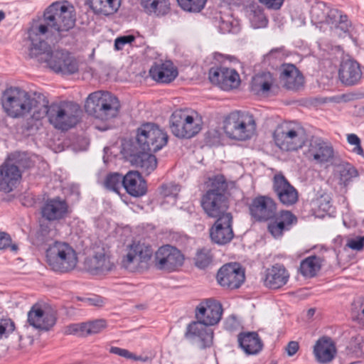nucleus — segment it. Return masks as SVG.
Wrapping results in <instances>:
<instances>
[{"instance_id": "obj_58", "label": "nucleus", "mask_w": 364, "mask_h": 364, "mask_svg": "<svg viewBox=\"0 0 364 364\" xmlns=\"http://www.w3.org/2000/svg\"><path fill=\"white\" fill-rule=\"evenodd\" d=\"M11 239L7 233L0 232V250L10 247L12 251L16 252L18 247L16 245H11Z\"/></svg>"}, {"instance_id": "obj_46", "label": "nucleus", "mask_w": 364, "mask_h": 364, "mask_svg": "<svg viewBox=\"0 0 364 364\" xmlns=\"http://www.w3.org/2000/svg\"><path fill=\"white\" fill-rule=\"evenodd\" d=\"M250 19L252 26L255 28H264L268 23L264 11L259 7L251 11Z\"/></svg>"}, {"instance_id": "obj_22", "label": "nucleus", "mask_w": 364, "mask_h": 364, "mask_svg": "<svg viewBox=\"0 0 364 364\" xmlns=\"http://www.w3.org/2000/svg\"><path fill=\"white\" fill-rule=\"evenodd\" d=\"M272 188L284 205L290 206L298 201V191L282 173L274 176Z\"/></svg>"}, {"instance_id": "obj_61", "label": "nucleus", "mask_w": 364, "mask_h": 364, "mask_svg": "<svg viewBox=\"0 0 364 364\" xmlns=\"http://www.w3.org/2000/svg\"><path fill=\"white\" fill-rule=\"evenodd\" d=\"M259 3L264 5L267 9L279 10L284 4V0H258Z\"/></svg>"}, {"instance_id": "obj_33", "label": "nucleus", "mask_w": 364, "mask_h": 364, "mask_svg": "<svg viewBox=\"0 0 364 364\" xmlns=\"http://www.w3.org/2000/svg\"><path fill=\"white\" fill-rule=\"evenodd\" d=\"M289 277V274L285 267L276 264L267 269L264 283L270 289H279L287 284Z\"/></svg>"}, {"instance_id": "obj_35", "label": "nucleus", "mask_w": 364, "mask_h": 364, "mask_svg": "<svg viewBox=\"0 0 364 364\" xmlns=\"http://www.w3.org/2000/svg\"><path fill=\"white\" fill-rule=\"evenodd\" d=\"M240 347L247 354H256L262 350V341L255 332L240 333L237 336Z\"/></svg>"}, {"instance_id": "obj_24", "label": "nucleus", "mask_w": 364, "mask_h": 364, "mask_svg": "<svg viewBox=\"0 0 364 364\" xmlns=\"http://www.w3.org/2000/svg\"><path fill=\"white\" fill-rule=\"evenodd\" d=\"M222 313L223 309L220 303L207 299L196 307V317L205 325L213 326L219 322Z\"/></svg>"}, {"instance_id": "obj_43", "label": "nucleus", "mask_w": 364, "mask_h": 364, "mask_svg": "<svg viewBox=\"0 0 364 364\" xmlns=\"http://www.w3.org/2000/svg\"><path fill=\"white\" fill-rule=\"evenodd\" d=\"M213 260V255L210 249L203 247L197 250L194 257L195 264L200 269L206 268Z\"/></svg>"}, {"instance_id": "obj_56", "label": "nucleus", "mask_w": 364, "mask_h": 364, "mask_svg": "<svg viewBox=\"0 0 364 364\" xmlns=\"http://www.w3.org/2000/svg\"><path fill=\"white\" fill-rule=\"evenodd\" d=\"M330 24L335 25V26L339 28L344 32L348 31L350 26V23L349 22L347 16L342 15L339 11L338 16L336 18V20L330 22Z\"/></svg>"}, {"instance_id": "obj_37", "label": "nucleus", "mask_w": 364, "mask_h": 364, "mask_svg": "<svg viewBox=\"0 0 364 364\" xmlns=\"http://www.w3.org/2000/svg\"><path fill=\"white\" fill-rule=\"evenodd\" d=\"M274 82V79L269 72L258 73L252 77L251 90L257 95L267 93Z\"/></svg>"}, {"instance_id": "obj_45", "label": "nucleus", "mask_w": 364, "mask_h": 364, "mask_svg": "<svg viewBox=\"0 0 364 364\" xmlns=\"http://www.w3.org/2000/svg\"><path fill=\"white\" fill-rule=\"evenodd\" d=\"M180 7L188 12H200L205 6L207 0H177Z\"/></svg>"}, {"instance_id": "obj_17", "label": "nucleus", "mask_w": 364, "mask_h": 364, "mask_svg": "<svg viewBox=\"0 0 364 364\" xmlns=\"http://www.w3.org/2000/svg\"><path fill=\"white\" fill-rule=\"evenodd\" d=\"M42 218L48 222H59L70 214L67 201L60 196L48 198L41 207Z\"/></svg>"}, {"instance_id": "obj_52", "label": "nucleus", "mask_w": 364, "mask_h": 364, "mask_svg": "<svg viewBox=\"0 0 364 364\" xmlns=\"http://www.w3.org/2000/svg\"><path fill=\"white\" fill-rule=\"evenodd\" d=\"M287 54L284 49L282 48H277L272 49L265 56L264 60L267 62L274 63V61L279 60L282 61L286 58Z\"/></svg>"}, {"instance_id": "obj_30", "label": "nucleus", "mask_w": 364, "mask_h": 364, "mask_svg": "<svg viewBox=\"0 0 364 364\" xmlns=\"http://www.w3.org/2000/svg\"><path fill=\"white\" fill-rule=\"evenodd\" d=\"M123 187L134 197L144 196L147 190L146 181L136 171H130L124 176Z\"/></svg>"}, {"instance_id": "obj_11", "label": "nucleus", "mask_w": 364, "mask_h": 364, "mask_svg": "<svg viewBox=\"0 0 364 364\" xmlns=\"http://www.w3.org/2000/svg\"><path fill=\"white\" fill-rule=\"evenodd\" d=\"M275 144L282 151H293L303 147L305 136L301 129L292 128L288 124L278 125L273 134Z\"/></svg>"}, {"instance_id": "obj_14", "label": "nucleus", "mask_w": 364, "mask_h": 364, "mask_svg": "<svg viewBox=\"0 0 364 364\" xmlns=\"http://www.w3.org/2000/svg\"><path fill=\"white\" fill-rule=\"evenodd\" d=\"M124 151L127 159L145 175H149L157 166L156 158L151 151L138 149L136 145H129Z\"/></svg>"}, {"instance_id": "obj_55", "label": "nucleus", "mask_w": 364, "mask_h": 364, "mask_svg": "<svg viewBox=\"0 0 364 364\" xmlns=\"http://www.w3.org/2000/svg\"><path fill=\"white\" fill-rule=\"evenodd\" d=\"M318 207L323 213H330L332 208L331 199L328 195L324 194L317 199Z\"/></svg>"}, {"instance_id": "obj_8", "label": "nucleus", "mask_w": 364, "mask_h": 364, "mask_svg": "<svg viewBox=\"0 0 364 364\" xmlns=\"http://www.w3.org/2000/svg\"><path fill=\"white\" fill-rule=\"evenodd\" d=\"M80 111L79 106L72 102L52 103L48 121L55 128L66 131L77 124Z\"/></svg>"}, {"instance_id": "obj_59", "label": "nucleus", "mask_w": 364, "mask_h": 364, "mask_svg": "<svg viewBox=\"0 0 364 364\" xmlns=\"http://www.w3.org/2000/svg\"><path fill=\"white\" fill-rule=\"evenodd\" d=\"M66 334H78L81 336H85L83 323H73L68 326L65 328Z\"/></svg>"}, {"instance_id": "obj_27", "label": "nucleus", "mask_w": 364, "mask_h": 364, "mask_svg": "<svg viewBox=\"0 0 364 364\" xmlns=\"http://www.w3.org/2000/svg\"><path fill=\"white\" fill-rule=\"evenodd\" d=\"M338 77L341 82L346 85L357 84L362 77L360 64L353 59L343 60L340 65Z\"/></svg>"}, {"instance_id": "obj_32", "label": "nucleus", "mask_w": 364, "mask_h": 364, "mask_svg": "<svg viewBox=\"0 0 364 364\" xmlns=\"http://www.w3.org/2000/svg\"><path fill=\"white\" fill-rule=\"evenodd\" d=\"M151 77L161 83H169L178 75V71L171 61L155 63L149 70Z\"/></svg>"}, {"instance_id": "obj_64", "label": "nucleus", "mask_w": 364, "mask_h": 364, "mask_svg": "<svg viewBox=\"0 0 364 364\" xmlns=\"http://www.w3.org/2000/svg\"><path fill=\"white\" fill-rule=\"evenodd\" d=\"M219 28L223 33H230L232 31V23L230 21H225L223 18H220Z\"/></svg>"}, {"instance_id": "obj_6", "label": "nucleus", "mask_w": 364, "mask_h": 364, "mask_svg": "<svg viewBox=\"0 0 364 364\" xmlns=\"http://www.w3.org/2000/svg\"><path fill=\"white\" fill-rule=\"evenodd\" d=\"M223 129L229 138L245 141L255 134L256 123L254 117L249 112L234 111L225 118Z\"/></svg>"}, {"instance_id": "obj_23", "label": "nucleus", "mask_w": 364, "mask_h": 364, "mask_svg": "<svg viewBox=\"0 0 364 364\" xmlns=\"http://www.w3.org/2000/svg\"><path fill=\"white\" fill-rule=\"evenodd\" d=\"M268 232L276 239L281 238L297 223V218L289 210H281L269 220Z\"/></svg>"}, {"instance_id": "obj_13", "label": "nucleus", "mask_w": 364, "mask_h": 364, "mask_svg": "<svg viewBox=\"0 0 364 364\" xmlns=\"http://www.w3.org/2000/svg\"><path fill=\"white\" fill-rule=\"evenodd\" d=\"M183 255L179 250L171 245H164L155 253V266L160 270L176 271L183 265Z\"/></svg>"}, {"instance_id": "obj_48", "label": "nucleus", "mask_w": 364, "mask_h": 364, "mask_svg": "<svg viewBox=\"0 0 364 364\" xmlns=\"http://www.w3.org/2000/svg\"><path fill=\"white\" fill-rule=\"evenodd\" d=\"M109 353L117 355L126 359L133 360L135 361L139 360L142 362H146L148 360L147 357L143 358L141 355H136L127 349L121 348L116 346L111 347L109 349Z\"/></svg>"}, {"instance_id": "obj_38", "label": "nucleus", "mask_w": 364, "mask_h": 364, "mask_svg": "<svg viewBox=\"0 0 364 364\" xmlns=\"http://www.w3.org/2000/svg\"><path fill=\"white\" fill-rule=\"evenodd\" d=\"M121 4L120 0H91L90 7L94 13L104 16L115 14Z\"/></svg>"}, {"instance_id": "obj_7", "label": "nucleus", "mask_w": 364, "mask_h": 364, "mask_svg": "<svg viewBox=\"0 0 364 364\" xmlns=\"http://www.w3.org/2000/svg\"><path fill=\"white\" fill-rule=\"evenodd\" d=\"M152 257L151 246L134 242L127 247L121 265L130 272H143L149 269Z\"/></svg>"}, {"instance_id": "obj_31", "label": "nucleus", "mask_w": 364, "mask_h": 364, "mask_svg": "<svg viewBox=\"0 0 364 364\" xmlns=\"http://www.w3.org/2000/svg\"><path fill=\"white\" fill-rule=\"evenodd\" d=\"M280 80L283 86L287 90H297L304 84V77L293 64L282 65Z\"/></svg>"}, {"instance_id": "obj_9", "label": "nucleus", "mask_w": 364, "mask_h": 364, "mask_svg": "<svg viewBox=\"0 0 364 364\" xmlns=\"http://www.w3.org/2000/svg\"><path fill=\"white\" fill-rule=\"evenodd\" d=\"M168 135L162 129L154 123H145L136 131V143L138 149L156 152L161 149L168 142Z\"/></svg>"}, {"instance_id": "obj_47", "label": "nucleus", "mask_w": 364, "mask_h": 364, "mask_svg": "<svg viewBox=\"0 0 364 364\" xmlns=\"http://www.w3.org/2000/svg\"><path fill=\"white\" fill-rule=\"evenodd\" d=\"M85 336L101 332L107 326V322L104 319H97L90 322L83 323Z\"/></svg>"}, {"instance_id": "obj_18", "label": "nucleus", "mask_w": 364, "mask_h": 364, "mask_svg": "<svg viewBox=\"0 0 364 364\" xmlns=\"http://www.w3.org/2000/svg\"><path fill=\"white\" fill-rule=\"evenodd\" d=\"M184 337L190 342L198 344L200 348H205L213 344V331L208 325L197 320L186 326Z\"/></svg>"}, {"instance_id": "obj_10", "label": "nucleus", "mask_w": 364, "mask_h": 364, "mask_svg": "<svg viewBox=\"0 0 364 364\" xmlns=\"http://www.w3.org/2000/svg\"><path fill=\"white\" fill-rule=\"evenodd\" d=\"M31 92L17 87L6 89L1 98L2 107L8 116L23 118L28 115Z\"/></svg>"}, {"instance_id": "obj_44", "label": "nucleus", "mask_w": 364, "mask_h": 364, "mask_svg": "<svg viewBox=\"0 0 364 364\" xmlns=\"http://www.w3.org/2000/svg\"><path fill=\"white\" fill-rule=\"evenodd\" d=\"M123 182L124 176L118 173H110L107 175L104 185L106 188L119 193Z\"/></svg>"}, {"instance_id": "obj_26", "label": "nucleus", "mask_w": 364, "mask_h": 364, "mask_svg": "<svg viewBox=\"0 0 364 364\" xmlns=\"http://www.w3.org/2000/svg\"><path fill=\"white\" fill-rule=\"evenodd\" d=\"M50 105L48 97L41 92H31L28 102V112L34 121H40L50 114Z\"/></svg>"}, {"instance_id": "obj_62", "label": "nucleus", "mask_w": 364, "mask_h": 364, "mask_svg": "<svg viewBox=\"0 0 364 364\" xmlns=\"http://www.w3.org/2000/svg\"><path fill=\"white\" fill-rule=\"evenodd\" d=\"M20 168H28L33 165V162L25 155L19 156V158L14 163Z\"/></svg>"}, {"instance_id": "obj_54", "label": "nucleus", "mask_w": 364, "mask_h": 364, "mask_svg": "<svg viewBox=\"0 0 364 364\" xmlns=\"http://www.w3.org/2000/svg\"><path fill=\"white\" fill-rule=\"evenodd\" d=\"M346 247L355 251H361L364 248V237L356 236L348 238L346 245Z\"/></svg>"}, {"instance_id": "obj_19", "label": "nucleus", "mask_w": 364, "mask_h": 364, "mask_svg": "<svg viewBox=\"0 0 364 364\" xmlns=\"http://www.w3.org/2000/svg\"><path fill=\"white\" fill-rule=\"evenodd\" d=\"M304 154L310 161L323 164L330 162L334 156L333 146L321 138H312Z\"/></svg>"}, {"instance_id": "obj_39", "label": "nucleus", "mask_w": 364, "mask_h": 364, "mask_svg": "<svg viewBox=\"0 0 364 364\" xmlns=\"http://www.w3.org/2000/svg\"><path fill=\"white\" fill-rule=\"evenodd\" d=\"M141 5L149 15L164 16L170 11L169 0H141Z\"/></svg>"}, {"instance_id": "obj_1", "label": "nucleus", "mask_w": 364, "mask_h": 364, "mask_svg": "<svg viewBox=\"0 0 364 364\" xmlns=\"http://www.w3.org/2000/svg\"><path fill=\"white\" fill-rule=\"evenodd\" d=\"M76 21V11L68 1H57L52 3L44 11L41 21L33 22L28 30L31 41L43 40L41 36L48 32L61 34L72 29Z\"/></svg>"}, {"instance_id": "obj_16", "label": "nucleus", "mask_w": 364, "mask_h": 364, "mask_svg": "<svg viewBox=\"0 0 364 364\" xmlns=\"http://www.w3.org/2000/svg\"><path fill=\"white\" fill-rule=\"evenodd\" d=\"M245 279V271L236 262L223 265L217 274V280L220 285L229 289L239 288Z\"/></svg>"}, {"instance_id": "obj_63", "label": "nucleus", "mask_w": 364, "mask_h": 364, "mask_svg": "<svg viewBox=\"0 0 364 364\" xmlns=\"http://www.w3.org/2000/svg\"><path fill=\"white\" fill-rule=\"evenodd\" d=\"M299 348V343L296 341H290L287 347L286 351L289 356H293L296 353Z\"/></svg>"}, {"instance_id": "obj_57", "label": "nucleus", "mask_w": 364, "mask_h": 364, "mask_svg": "<svg viewBox=\"0 0 364 364\" xmlns=\"http://www.w3.org/2000/svg\"><path fill=\"white\" fill-rule=\"evenodd\" d=\"M135 41V37L133 35L123 36L118 37L114 41V48L117 50H122L126 44H131Z\"/></svg>"}, {"instance_id": "obj_15", "label": "nucleus", "mask_w": 364, "mask_h": 364, "mask_svg": "<svg viewBox=\"0 0 364 364\" xmlns=\"http://www.w3.org/2000/svg\"><path fill=\"white\" fill-rule=\"evenodd\" d=\"M209 79L213 84L225 91L237 88L241 82L240 75L235 69L223 66L211 68L209 70Z\"/></svg>"}, {"instance_id": "obj_21", "label": "nucleus", "mask_w": 364, "mask_h": 364, "mask_svg": "<svg viewBox=\"0 0 364 364\" xmlns=\"http://www.w3.org/2000/svg\"><path fill=\"white\" fill-rule=\"evenodd\" d=\"M277 205L272 198L259 196L254 198L250 205V212L257 221L269 220L277 213Z\"/></svg>"}, {"instance_id": "obj_3", "label": "nucleus", "mask_w": 364, "mask_h": 364, "mask_svg": "<svg viewBox=\"0 0 364 364\" xmlns=\"http://www.w3.org/2000/svg\"><path fill=\"white\" fill-rule=\"evenodd\" d=\"M227 188L228 183L223 176L218 175L210 179V186L200 199L201 207L209 218L231 214L227 212L229 207L228 198L225 195Z\"/></svg>"}, {"instance_id": "obj_28", "label": "nucleus", "mask_w": 364, "mask_h": 364, "mask_svg": "<svg viewBox=\"0 0 364 364\" xmlns=\"http://www.w3.org/2000/svg\"><path fill=\"white\" fill-rule=\"evenodd\" d=\"M28 321L34 328L48 331L55 323V317L49 311L43 310L39 306L34 305L28 313Z\"/></svg>"}, {"instance_id": "obj_53", "label": "nucleus", "mask_w": 364, "mask_h": 364, "mask_svg": "<svg viewBox=\"0 0 364 364\" xmlns=\"http://www.w3.org/2000/svg\"><path fill=\"white\" fill-rule=\"evenodd\" d=\"M349 144L354 146L352 151L357 155L364 156V150L361 146V140L355 134H348L346 136Z\"/></svg>"}, {"instance_id": "obj_5", "label": "nucleus", "mask_w": 364, "mask_h": 364, "mask_svg": "<svg viewBox=\"0 0 364 364\" xmlns=\"http://www.w3.org/2000/svg\"><path fill=\"white\" fill-rule=\"evenodd\" d=\"M46 257L49 267L60 273L73 270L78 262L76 251L65 242L56 241L50 245L46 250Z\"/></svg>"}, {"instance_id": "obj_36", "label": "nucleus", "mask_w": 364, "mask_h": 364, "mask_svg": "<svg viewBox=\"0 0 364 364\" xmlns=\"http://www.w3.org/2000/svg\"><path fill=\"white\" fill-rule=\"evenodd\" d=\"M323 262V258L320 256H309L301 260L299 272L306 278H313L321 270Z\"/></svg>"}, {"instance_id": "obj_49", "label": "nucleus", "mask_w": 364, "mask_h": 364, "mask_svg": "<svg viewBox=\"0 0 364 364\" xmlns=\"http://www.w3.org/2000/svg\"><path fill=\"white\" fill-rule=\"evenodd\" d=\"M15 330L14 322L9 318L0 319V340L8 338Z\"/></svg>"}, {"instance_id": "obj_25", "label": "nucleus", "mask_w": 364, "mask_h": 364, "mask_svg": "<svg viewBox=\"0 0 364 364\" xmlns=\"http://www.w3.org/2000/svg\"><path fill=\"white\" fill-rule=\"evenodd\" d=\"M21 178L19 167L11 161H5L0 166V191L11 192Z\"/></svg>"}, {"instance_id": "obj_50", "label": "nucleus", "mask_w": 364, "mask_h": 364, "mask_svg": "<svg viewBox=\"0 0 364 364\" xmlns=\"http://www.w3.org/2000/svg\"><path fill=\"white\" fill-rule=\"evenodd\" d=\"M353 320L364 325V299H360L354 302L353 307Z\"/></svg>"}, {"instance_id": "obj_41", "label": "nucleus", "mask_w": 364, "mask_h": 364, "mask_svg": "<svg viewBox=\"0 0 364 364\" xmlns=\"http://www.w3.org/2000/svg\"><path fill=\"white\" fill-rule=\"evenodd\" d=\"M186 110H176L171 117V129L177 137L183 138L186 133Z\"/></svg>"}, {"instance_id": "obj_29", "label": "nucleus", "mask_w": 364, "mask_h": 364, "mask_svg": "<svg viewBox=\"0 0 364 364\" xmlns=\"http://www.w3.org/2000/svg\"><path fill=\"white\" fill-rule=\"evenodd\" d=\"M338 16V11L330 9L323 1H315L311 6L310 17L312 23L314 25L330 24V22L336 21Z\"/></svg>"}, {"instance_id": "obj_51", "label": "nucleus", "mask_w": 364, "mask_h": 364, "mask_svg": "<svg viewBox=\"0 0 364 364\" xmlns=\"http://www.w3.org/2000/svg\"><path fill=\"white\" fill-rule=\"evenodd\" d=\"M179 191L180 188L178 186L175 184H167L163 185L161 187L160 193L164 198H171L172 199V202L174 203Z\"/></svg>"}, {"instance_id": "obj_60", "label": "nucleus", "mask_w": 364, "mask_h": 364, "mask_svg": "<svg viewBox=\"0 0 364 364\" xmlns=\"http://www.w3.org/2000/svg\"><path fill=\"white\" fill-rule=\"evenodd\" d=\"M352 346L358 355H364V338L363 337H355L352 341Z\"/></svg>"}, {"instance_id": "obj_40", "label": "nucleus", "mask_w": 364, "mask_h": 364, "mask_svg": "<svg viewBox=\"0 0 364 364\" xmlns=\"http://www.w3.org/2000/svg\"><path fill=\"white\" fill-rule=\"evenodd\" d=\"M186 133L183 138L190 139L196 136L201 130L202 121L198 114L193 111L186 110Z\"/></svg>"}, {"instance_id": "obj_42", "label": "nucleus", "mask_w": 364, "mask_h": 364, "mask_svg": "<svg viewBox=\"0 0 364 364\" xmlns=\"http://www.w3.org/2000/svg\"><path fill=\"white\" fill-rule=\"evenodd\" d=\"M337 172L339 175L340 183L344 186H346L348 182L358 175L356 168L348 163L338 165Z\"/></svg>"}, {"instance_id": "obj_2", "label": "nucleus", "mask_w": 364, "mask_h": 364, "mask_svg": "<svg viewBox=\"0 0 364 364\" xmlns=\"http://www.w3.org/2000/svg\"><path fill=\"white\" fill-rule=\"evenodd\" d=\"M28 55L57 74L70 75L78 73L79 60L64 49L52 50L43 40L31 41Z\"/></svg>"}, {"instance_id": "obj_20", "label": "nucleus", "mask_w": 364, "mask_h": 364, "mask_svg": "<svg viewBox=\"0 0 364 364\" xmlns=\"http://www.w3.org/2000/svg\"><path fill=\"white\" fill-rule=\"evenodd\" d=\"M216 218L217 220L210 229L211 240L218 245L229 243L234 237L232 214L222 215Z\"/></svg>"}, {"instance_id": "obj_12", "label": "nucleus", "mask_w": 364, "mask_h": 364, "mask_svg": "<svg viewBox=\"0 0 364 364\" xmlns=\"http://www.w3.org/2000/svg\"><path fill=\"white\" fill-rule=\"evenodd\" d=\"M85 269L92 274H105L112 271L115 266L108 246L97 247L92 257L85 261Z\"/></svg>"}, {"instance_id": "obj_34", "label": "nucleus", "mask_w": 364, "mask_h": 364, "mask_svg": "<svg viewBox=\"0 0 364 364\" xmlns=\"http://www.w3.org/2000/svg\"><path fill=\"white\" fill-rule=\"evenodd\" d=\"M314 353L318 362L329 363L334 358L336 353L335 343L331 338L323 336L316 341Z\"/></svg>"}, {"instance_id": "obj_4", "label": "nucleus", "mask_w": 364, "mask_h": 364, "mask_svg": "<svg viewBox=\"0 0 364 364\" xmlns=\"http://www.w3.org/2000/svg\"><path fill=\"white\" fill-rule=\"evenodd\" d=\"M85 111L96 119L107 121L116 117L120 103L110 92L98 91L89 95L85 105Z\"/></svg>"}]
</instances>
